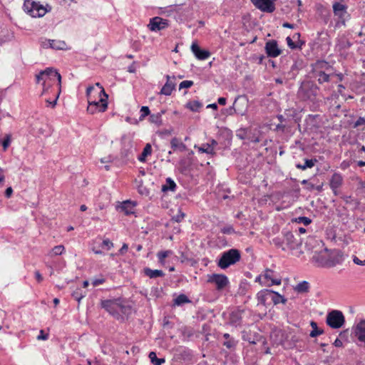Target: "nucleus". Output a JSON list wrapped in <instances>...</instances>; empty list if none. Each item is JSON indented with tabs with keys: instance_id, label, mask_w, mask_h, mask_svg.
<instances>
[{
	"instance_id": "58836bf2",
	"label": "nucleus",
	"mask_w": 365,
	"mask_h": 365,
	"mask_svg": "<svg viewBox=\"0 0 365 365\" xmlns=\"http://www.w3.org/2000/svg\"><path fill=\"white\" fill-rule=\"evenodd\" d=\"M317 78V81L319 83H323L329 81V76L325 73L324 71H319L318 72H315Z\"/></svg>"
},
{
	"instance_id": "69168bd1",
	"label": "nucleus",
	"mask_w": 365,
	"mask_h": 365,
	"mask_svg": "<svg viewBox=\"0 0 365 365\" xmlns=\"http://www.w3.org/2000/svg\"><path fill=\"white\" fill-rule=\"evenodd\" d=\"M217 102L220 105L225 106L227 102V99L224 97H220L217 99Z\"/></svg>"
},
{
	"instance_id": "e433bc0d",
	"label": "nucleus",
	"mask_w": 365,
	"mask_h": 365,
	"mask_svg": "<svg viewBox=\"0 0 365 365\" xmlns=\"http://www.w3.org/2000/svg\"><path fill=\"white\" fill-rule=\"evenodd\" d=\"M202 107V103L198 101H189L186 104V108L192 111L197 112Z\"/></svg>"
},
{
	"instance_id": "c756f323",
	"label": "nucleus",
	"mask_w": 365,
	"mask_h": 365,
	"mask_svg": "<svg viewBox=\"0 0 365 365\" xmlns=\"http://www.w3.org/2000/svg\"><path fill=\"white\" fill-rule=\"evenodd\" d=\"M165 113L164 110L161 112L150 115L149 120L158 126L162 125V115Z\"/></svg>"
},
{
	"instance_id": "ddd939ff",
	"label": "nucleus",
	"mask_w": 365,
	"mask_h": 365,
	"mask_svg": "<svg viewBox=\"0 0 365 365\" xmlns=\"http://www.w3.org/2000/svg\"><path fill=\"white\" fill-rule=\"evenodd\" d=\"M265 51L269 57L276 58L279 56L282 51L279 48L277 41L269 40L265 43Z\"/></svg>"
},
{
	"instance_id": "0e129e2a",
	"label": "nucleus",
	"mask_w": 365,
	"mask_h": 365,
	"mask_svg": "<svg viewBox=\"0 0 365 365\" xmlns=\"http://www.w3.org/2000/svg\"><path fill=\"white\" fill-rule=\"evenodd\" d=\"M12 193H13V189L11 188V187H7L5 191V196L7 198H9L11 196Z\"/></svg>"
},
{
	"instance_id": "13d9d810",
	"label": "nucleus",
	"mask_w": 365,
	"mask_h": 365,
	"mask_svg": "<svg viewBox=\"0 0 365 365\" xmlns=\"http://www.w3.org/2000/svg\"><path fill=\"white\" fill-rule=\"evenodd\" d=\"M48 338V334H45L43 330H41L39 334L37 336L36 339L38 340H46Z\"/></svg>"
},
{
	"instance_id": "6ab92c4d",
	"label": "nucleus",
	"mask_w": 365,
	"mask_h": 365,
	"mask_svg": "<svg viewBox=\"0 0 365 365\" xmlns=\"http://www.w3.org/2000/svg\"><path fill=\"white\" fill-rule=\"evenodd\" d=\"M192 355V351L187 347L179 346L175 349V356L179 359L187 361L191 359Z\"/></svg>"
},
{
	"instance_id": "4d7b16f0",
	"label": "nucleus",
	"mask_w": 365,
	"mask_h": 365,
	"mask_svg": "<svg viewBox=\"0 0 365 365\" xmlns=\"http://www.w3.org/2000/svg\"><path fill=\"white\" fill-rule=\"evenodd\" d=\"M362 125H365V118L363 117H359L354 123V128H357Z\"/></svg>"
},
{
	"instance_id": "cd10ccee",
	"label": "nucleus",
	"mask_w": 365,
	"mask_h": 365,
	"mask_svg": "<svg viewBox=\"0 0 365 365\" xmlns=\"http://www.w3.org/2000/svg\"><path fill=\"white\" fill-rule=\"evenodd\" d=\"M49 48L56 50H63L66 47V43L61 40H49Z\"/></svg>"
},
{
	"instance_id": "338daca9",
	"label": "nucleus",
	"mask_w": 365,
	"mask_h": 365,
	"mask_svg": "<svg viewBox=\"0 0 365 365\" xmlns=\"http://www.w3.org/2000/svg\"><path fill=\"white\" fill-rule=\"evenodd\" d=\"M334 345L336 347H341L342 345H343V343H342V341L340 339H336L334 342Z\"/></svg>"
},
{
	"instance_id": "2eb2a0df",
	"label": "nucleus",
	"mask_w": 365,
	"mask_h": 365,
	"mask_svg": "<svg viewBox=\"0 0 365 365\" xmlns=\"http://www.w3.org/2000/svg\"><path fill=\"white\" fill-rule=\"evenodd\" d=\"M166 83L163 86L160 93L165 96H170L171 95L173 91L175 88V77L170 76L169 75L166 76Z\"/></svg>"
},
{
	"instance_id": "c03bdc74",
	"label": "nucleus",
	"mask_w": 365,
	"mask_h": 365,
	"mask_svg": "<svg viewBox=\"0 0 365 365\" xmlns=\"http://www.w3.org/2000/svg\"><path fill=\"white\" fill-rule=\"evenodd\" d=\"M247 102L245 97L240 96V99L237 101V103L236 104V108H245L247 110Z\"/></svg>"
},
{
	"instance_id": "412c9836",
	"label": "nucleus",
	"mask_w": 365,
	"mask_h": 365,
	"mask_svg": "<svg viewBox=\"0 0 365 365\" xmlns=\"http://www.w3.org/2000/svg\"><path fill=\"white\" fill-rule=\"evenodd\" d=\"M354 334L359 341L365 342V320H361L358 323Z\"/></svg>"
},
{
	"instance_id": "f704fd0d",
	"label": "nucleus",
	"mask_w": 365,
	"mask_h": 365,
	"mask_svg": "<svg viewBox=\"0 0 365 365\" xmlns=\"http://www.w3.org/2000/svg\"><path fill=\"white\" fill-rule=\"evenodd\" d=\"M198 151L202 153H205L212 155L215 154L213 146L212 145H210V143L202 144V146L198 148Z\"/></svg>"
},
{
	"instance_id": "b1692460",
	"label": "nucleus",
	"mask_w": 365,
	"mask_h": 365,
	"mask_svg": "<svg viewBox=\"0 0 365 365\" xmlns=\"http://www.w3.org/2000/svg\"><path fill=\"white\" fill-rule=\"evenodd\" d=\"M136 203L130 200L124 201L120 207L121 211L124 212L126 215L134 213V207Z\"/></svg>"
},
{
	"instance_id": "8fccbe9b",
	"label": "nucleus",
	"mask_w": 365,
	"mask_h": 365,
	"mask_svg": "<svg viewBox=\"0 0 365 365\" xmlns=\"http://www.w3.org/2000/svg\"><path fill=\"white\" fill-rule=\"evenodd\" d=\"M273 242L277 247H281L283 250H287L286 247L284 246L285 243L283 242V239L282 240L279 237H276L273 239Z\"/></svg>"
},
{
	"instance_id": "09e8293b",
	"label": "nucleus",
	"mask_w": 365,
	"mask_h": 365,
	"mask_svg": "<svg viewBox=\"0 0 365 365\" xmlns=\"http://www.w3.org/2000/svg\"><path fill=\"white\" fill-rule=\"evenodd\" d=\"M113 247V243L109 239L103 240L101 247L110 250Z\"/></svg>"
},
{
	"instance_id": "603ef678",
	"label": "nucleus",
	"mask_w": 365,
	"mask_h": 365,
	"mask_svg": "<svg viewBox=\"0 0 365 365\" xmlns=\"http://www.w3.org/2000/svg\"><path fill=\"white\" fill-rule=\"evenodd\" d=\"M193 81H182L180 85H179V89H182V88H190L192 85H193Z\"/></svg>"
},
{
	"instance_id": "9d476101",
	"label": "nucleus",
	"mask_w": 365,
	"mask_h": 365,
	"mask_svg": "<svg viewBox=\"0 0 365 365\" xmlns=\"http://www.w3.org/2000/svg\"><path fill=\"white\" fill-rule=\"evenodd\" d=\"M207 282L214 283L217 290H222L229 284L227 277L222 274H212L208 276Z\"/></svg>"
},
{
	"instance_id": "423d86ee",
	"label": "nucleus",
	"mask_w": 365,
	"mask_h": 365,
	"mask_svg": "<svg viewBox=\"0 0 365 365\" xmlns=\"http://www.w3.org/2000/svg\"><path fill=\"white\" fill-rule=\"evenodd\" d=\"M240 259V252L237 249H230L222 253L217 264L220 269H225L230 266L236 264Z\"/></svg>"
},
{
	"instance_id": "e2e57ef3",
	"label": "nucleus",
	"mask_w": 365,
	"mask_h": 365,
	"mask_svg": "<svg viewBox=\"0 0 365 365\" xmlns=\"http://www.w3.org/2000/svg\"><path fill=\"white\" fill-rule=\"evenodd\" d=\"M264 276L263 273L257 276L255 279L256 282H259L262 286H263Z\"/></svg>"
},
{
	"instance_id": "de8ad7c7",
	"label": "nucleus",
	"mask_w": 365,
	"mask_h": 365,
	"mask_svg": "<svg viewBox=\"0 0 365 365\" xmlns=\"http://www.w3.org/2000/svg\"><path fill=\"white\" fill-rule=\"evenodd\" d=\"M170 254H172V251L170 250H166V251H161L158 253V258L160 262H162L165 258L168 257Z\"/></svg>"
},
{
	"instance_id": "f03ea898",
	"label": "nucleus",
	"mask_w": 365,
	"mask_h": 365,
	"mask_svg": "<svg viewBox=\"0 0 365 365\" xmlns=\"http://www.w3.org/2000/svg\"><path fill=\"white\" fill-rule=\"evenodd\" d=\"M344 261V257L341 251L339 250H329L324 248L314 252L312 257V262L318 267L331 268L341 264Z\"/></svg>"
},
{
	"instance_id": "a19ab883",
	"label": "nucleus",
	"mask_w": 365,
	"mask_h": 365,
	"mask_svg": "<svg viewBox=\"0 0 365 365\" xmlns=\"http://www.w3.org/2000/svg\"><path fill=\"white\" fill-rule=\"evenodd\" d=\"M329 68V63L324 61H318L316 62L314 69L315 72L324 71Z\"/></svg>"
},
{
	"instance_id": "864d4df0",
	"label": "nucleus",
	"mask_w": 365,
	"mask_h": 365,
	"mask_svg": "<svg viewBox=\"0 0 365 365\" xmlns=\"http://www.w3.org/2000/svg\"><path fill=\"white\" fill-rule=\"evenodd\" d=\"M221 232L226 235H232L235 233V230L232 226L228 225L221 229Z\"/></svg>"
},
{
	"instance_id": "7c9ffc66",
	"label": "nucleus",
	"mask_w": 365,
	"mask_h": 365,
	"mask_svg": "<svg viewBox=\"0 0 365 365\" xmlns=\"http://www.w3.org/2000/svg\"><path fill=\"white\" fill-rule=\"evenodd\" d=\"M317 162V159H305L304 163L303 165L299 163L297 164L296 168L299 170H304L307 168H312V167H314Z\"/></svg>"
},
{
	"instance_id": "2f4dec72",
	"label": "nucleus",
	"mask_w": 365,
	"mask_h": 365,
	"mask_svg": "<svg viewBox=\"0 0 365 365\" xmlns=\"http://www.w3.org/2000/svg\"><path fill=\"white\" fill-rule=\"evenodd\" d=\"M190 299L184 294H179L176 298L173 300V304L175 306H182L185 304L190 303Z\"/></svg>"
},
{
	"instance_id": "aec40b11",
	"label": "nucleus",
	"mask_w": 365,
	"mask_h": 365,
	"mask_svg": "<svg viewBox=\"0 0 365 365\" xmlns=\"http://www.w3.org/2000/svg\"><path fill=\"white\" fill-rule=\"evenodd\" d=\"M307 128L313 130L319 127V115H309L305 119Z\"/></svg>"
},
{
	"instance_id": "c9c22d12",
	"label": "nucleus",
	"mask_w": 365,
	"mask_h": 365,
	"mask_svg": "<svg viewBox=\"0 0 365 365\" xmlns=\"http://www.w3.org/2000/svg\"><path fill=\"white\" fill-rule=\"evenodd\" d=\"M149 359L153 365H162L165 361L163 358H158L156 354L153 351L150 352Z\"/></svg>"
},
{
	"instance_id": "a878e982",
	"label": "nucleus",
	"mask_w": 365,
	"mask_h": 365,
	"mask_svg": "<svg viewBox=\"0 0 365 365\" xmlns=\"http://www.w3.org/2000/svg\"><path fill=\"white\" fill-rule=\"evenodd\" d=\"M144 273L146 276L151 279L161 277L164 276V272L160 269H151L150 268H145Z\"/></svg>"
},
{
	"instance_id": "37998d69",
	"label": "nucleus",
	"mask_w": 365,
	"mask_h": 365,
	"mask_svg": "<svg viewBox=\"0 0 365 365\" xmlns=\"http://www.w3.org/2000/svg\"><path fill=\"white\" fill-rule=\"evenodd\" d=\"M11 141V135H9V134L6 135L4 138L3 140H1V143L2 145L3 149L4 151L6 150L7 148H9V146L10 145Z\"/></svg>"
},
{
	"instance_id": "a211bd4d",
	"label": "nucleus",
	"mask_w": 365,
	"mask_h": 365,
	"mask_svg": "<svg viewBox=\"0 0 365 365\" xmlns=\"http://www.w3.org/2000/svg\"><path fill=\"white\" fill-rule=\"evenodd\" d=\"M191 51L199 60H205L210 56V53L208 51L201 49L197 43L195 42L192 43Z\"/></svg>"
},
{
	"instance_id": "052dcab7",
	"label": "nucleus",
	"mask_w": 365,
	"mask_h": 365,
	"mask_svg": "<svg viewBox=\"0 0 365 365\" xmlns=\"http://www.w3.org/2000/svg\"><path fill=\"white\" fill-rule=\"evenodd\" d=\"M128 246L127 244L124 243L121 248L119 250V252L120 255H123L125 254L127 251H128Z\"/></svg>"
},
{
	"instance_id": "f8f14e48",
	"label": "nucleus",
	"mask_w": 365,
	"mask_h": 365,
	"mask_svg": "<svg viewBox=\"0 0 365 365\" xmlns=\"http://www.w3.org/2000/svg\"><path fill=\"white\" fill-rule=\"evenodd\" d=\"M168 25V20L159 16H155L150 19L148 26L152 31H158L167 28Z\"/></svg>"
},
{
	"instance_id": "680f3d73",
	"label": "nucleus",
	"mask_w": 365,
	"mask_h": 365,
	"mask_svg": "<svg viewBox=\"0 0 365 365\" xmlns=\"http://www.w3.org/2000/svg\"><path fill=\"white\" fill-rule=\"evenodd\" d=\"M35 277L38 283L41 282L43 279V278L42 275L41 274V273L39 272V271L35 272Z\"/></svg>"
},
{
	"instance_id": "5fc2aeb1",
	"label": "nucleus",
	"mask_w": 365,
	"mask_h": 365,
	"mask_svg": "<svg viewBox=\"0 0 365 365\" xmlns=\"http://www.w3.org/2000/svg\"><path fill=\"white\" fill-rule=\"evenodd\" d=\"M105 282H106V279L104 277H101V278H96V279H93L92 284L94 287H97L100 284H103Z\"/></svg>"
},
{
	"instance_id": "a18cd8bd",
	"label": "nucleus",
	"mask_w": 365,
	"mask_h": 365,
	"mask_svg": "<svg viewBox=\"0 0 365 365\" xmlns=\"http://www.w3.org/2000/svg\"><path fill=\"white\" fill-rule=\"evenodd\" d=\"M65 248L63 245L55 246L51 251V254L53 255H61L64 252Z\"/></svg>"
},
{
	"instance_id": "79ce46f5",
	"label": "nucleus",
	"mask_w": 365,
	"mask_h": 365,
	"mask_svg": "<svg viewBox=\"0 0 365 365\" xmlns=\"http://www.w3.org/2000/svg\"><path fill=\"white\" fill-rule=\"evenodd\" d=\"M351 43L345 39L343 38L339 41V43L337 44V46L339 48V49H347L349 48L351 46Z\"/></svg>"
},
{
	"instance_id": "c85d7f7f",
	"label": "nucleus",
	"mask_w": 365,
	"mask_h": 365,
	"mask_svg": "<svg viewBox=\"0 0 365 365\" xmlns=\"http://www.w3.org/2000/svg\"><path fill=\"white\" fill-rule=\"evenodd\" d=\"M177 185L176 183L170 178H168L165 184L162 186L163 192L175 191Z\"/></svg>"
},
{
	"instance_id": "5701e85b",
	"label": "nucleus",
	"mask_w": 365,
	"mask_h": 365,
	"mask_svg": "<svg viewBox=\"0 0 365 365\" xmlns=\"http://www.w3.org/2000/svg\"><path fill=\"white\" fill-rule=\"evenodd\" d=\"M171 148L175 151L185 152L187 150L186 145L178 138H173L170 140Z\"/></svg>"
},
{
	"instance_id": "dca6fc26",
	"label": "nucleus",
	"mask_w": 365,
	"mask_h": 365,
	"mask_svg": "<svg viewBox=\"0 0 365 365\" xmlns=\"http://www.w3.org/2000/svg\"><path fill=\"white\" fill-rule=\"evenodd\" d=\"M342 183V175L338 173H334L330 179L329 186L335 195H337V190L341 186Z\"/></svg>"
},
{
	"instance_id": "ea45409f",
	"label": "nucleus",
	"mask_w": 365,
	"mask_h": 365,
	"mask_svg": "<svg viewBox=\"0 0 365 365\" xmlns=\"http://www.w3.org/2000/svg\"><path fill=\"white\" fill-rule=\"evenodd\" d=\"M86 293V292H83L81 289L77 288L72 292V297L80 303L81 300L85 297Z\"/></svg>"
},
{
	"instance_id": "39448f33",
	"label": "nucleus",
	"mask_w": 365,
	"mask_h": 365,
	"mask_svg": "<svg viewBox=\"0 0 365 365\" xmlns=\"http://www.w3.org/2000/svg\"><path fill=\"white\" fill-rule=\"evenodd\" d=\"M258 304L267 307L271 304H278L279 303L286 304L287 299L278 292L271 289H263L257 294Z\"/></svg>"
},
{
	"instance_id": "f3484780",
	"label": "nucleus",
	"mask_w": 365,
	"mask_h": 365,
	"mask_svg": "<svg viewBox=\"0 0 365 365\" xmlns=\"http://www.w3.org/2000/svg\"><path fill=\"white\" fill-rule=\"evenodd\" d=\"M244 310L237 309L232 312L230 314L229 322L232 326L240 327L242 323V314Z\"/></svg>"
},
{
	"instance_id": "7ed1b4c3",
	"label": "nucleus",
	"mask_w": 365,
	"mask_h": 365,
	"mask_svg": "<svg viewBox=\"0 0 365 365\" xmlns=\"http://www.w3.org/2000/svg\"><path fill=\"white\" fill-rule=\"evenodd\" d=\"M101 306L118 320H124V316L131 314L132 308L120 298L101 300Z\"/></svg>"
},
{
	"instance_id": "4468645a",
	"label": "nucleus",
	"mask_w": 365,
	"mask_h": 365,
	"mask_svg": "<svg viewBox=\"0 0 365 365\" xmlns=\"http://www.w3.org/2000/svg\"><path fill=\"white\" fill-rule=\"evenodd\" d=\"M283 242L285 243L286 248L289 250H294L297 248L299 245L291 232H285L283 233Z\"/></svg>"
},
{
	"instance_id": "bf43d9fd",
	"label": "nucleus",
	"mask_w": 365,
	"mask_h": 365,
	"mask_svg": "<svg viewBox=\"0 0 365 365\" xmlns=\"http://www.w3.org/2000/svg\"><path fill=\"white\" fill-rule=\"evenodd\" d=\"M353 262L357 264V265H361V266H363V265H365V259L364 260H361L359 259L357 257L354 256V259H353Z\"/></svg>"
},
{
	"instance_id": "4c0bfd02",
	"label": "nucleus",
	"mask_w": 365,
	"mask_h": 365,
	"mask_svg": "<svg viewBox=\"0 0 365 365\" xmlns=\"http://www.w3.org/2000/svg\"><path fill=\"white\" fill-rule=\"evenodd\" d=\"M238 344V341L235 338L229 339L223 342V345L226 346L230 351H235Z\"/></svg>"
},
{
	"instance_id": "6e6552de",
	"label": "nucleus",
	"mask_w": 365,
	"mask_h": 365,
	"mask_svg": "<svg viewBox=\"0 0 365 365\" xmlns=\"http://www.w3.org/2000/svg\"><path fill=\"white\" fill-rule=\"evenodd\" d=\"M326 323L332 329H339L344 324L345 318L341 311L332 310L327 314Z\"/></svg>"
},
{
	"instance_id": "3c124183",
	"label": "nucleus",
	"mask_w": 365,
	"mask_h": 365,
	"mask_svg": "<svg viewBox=\"0 0 365 365\" xmlns=\"http://www.w3.org/2000/svg\"><path fill=\"white\" fill-rule=\"evenodd\" d=\"M296 222L302 223L304 225H309L312 222V220L307 217H299L296 218Z\"/></svg>"
},
{
	"instance_id": "393cba45",
	"label": "nucleus",
	"mask_w": 365,
	"mask_h": 365,
	"mask_svg": "<svg viewBox=\"0 0 365 365\" xmlns=\"http://www.w3.org/2000/svg\"><path fill=\"white\" fill-rule=\"evenodd\" d=\"M333 11L336 16L341 17L346 11V6L339 2H334L333 4Z\"/></svg>"
},
{
	"instance_id": "0eeeda50",
	"label": "nucleus",
	"mask_w": 365,
	"mask_h": 365,
	"mask_svg": "<svg viewBox=\"0 0 365 365\" xmlns=\"http://www.w3.org/2000/svg\"><path fill=\"white\" fill-rule=\"evenodd\" d=\"M23 9L26 13L34 18L42 17L47 12L46 9L42 5L31 0H25Z\"/></svg>"
},
{
	"instance_id": "f257e3e1",
	"label": "nucleus",
	"mask_w": 365,
	"mask_h": 365,
	"mask_svg": "<svg viewBox=\"0 0 365 365\" xmlns=\"http://www.w3.org/2000/svg\"><path fill=\"white\" fill-rule=\"evenodd\" d=\"M86 97L88 103L87 111L89 113H102L108 108V96L99 83L87 88Z\"/></svg>"
},
{
	"instance_id": "bb28decb",
	"label": "nucleus",
	"mask_w": 365,
	"mask_h": 365,
	"mask_svg": "<svg viewBox=\"0 0 365 365\" xmlns=\"http://www.w3.org/2000/svg\"><path fill=\"white\" fill-rule=\"evenodd\" d=\"M152 154V146L147 143L143 148L142 153L138 157V160L141 163L146 161V158Z\"/></svg>"
},
{
	"instance_id": "774afa93",
	"label": "nucleus",
	"mask_w": 365,
	"mask_h": 365,
	"mask_svg": "<svg viewBox=\"0 0 365 365\" xmlns=\"http://www.w3.org/2000/svg\"><path fill=\"white\" fill-rule=\"evenodd\" d=\"M50 39H45L44 41H43L41 42V46L42 47L45 48H49V43H48Z\"/></svg>"
},
{
	"instance_id": "20e7f679",
	"label": "nucleus",
	"mask_w": 365,
	"mask_h": 365,
	"mask_svg": "<svg viewBox=\"0 0 365 365\" xmlns=\"http://www.w3.org/2000/svg\"><path fill=\"white\" fill-rule=\"evenodd\" d=\"M55 79L58 81V92L53 101L46 100L48 106H51L52 108H53L56 105L57 100L60 94L61 86V76L56 69L53 68H47L44 71H41L36 76V80L38 83H39L41 80L43 81V94H45L48 90V88L46 87V82L47 81H54Z\"/></svg>"
},
{
	"instance_id": "473e14b6",
	"label": "nucleus",
	"mask_w": 365,
	"mask_h": 365,
	"mask_svg": "<svg viewBox=\"0 0 365 365\" xmlns=\"http://www.w3.org/2000/svg\"><path fill=\"white\" fill-rule=\"evenodd\" d=\"M310 326L312 328L309 336L312 338L317 337L324 333V330L322 329H319L317 322L312 321L310 322Z\"/></svg>"
},
{
	"instance_id": "72a5a7b5",
	"label": "nucleus",
	"mask_w": 365,
	"mask_h": 365,
	"mask_svg": "<svg viewBox=\"0 0 365 365\" xmlns=\"http://www.w3.org/2000/svg\"><path fill=\"white\" fill-rule=\"evenodd\" d=\"M298 293H307L309 290V283L307 281L299 282L294 288Z\"/></svg>"
},
{
	"instance_id": "1a4fd4ad",
	"label": "nucleus",
	"mask_w": 365,
	"mask_h": 365,
	"mask_svg": "<svg viewBox=\"0 0 365 365\" xmlns=\"http://www.w3.org/2000/svg\"><path fill=\"white\" fill-rule=\"evenodd\" d=\"M263 286L271 287L273 285H279L282 283V279L279 274L272 269H266L263 272Z\"/></svg>"
},
{
	"instance_id": "4be33fe9",
	"label": "nucleus",
	"mask_w": 365,
	"mask_h": 365,
	"mask_svg": "<svg viewBox=\"0 0 365 365\" xmlns=\"http://www.w3.org/2000/svg\"><path fill=\"white\" fill-rule=\"evenodd\" d=\"M240 99V96H239L235 98L233 105L226 108V113L227 115H232L234 114H238L240 115H243L245 114L246 110L245 108H236V104Z\"/></svg>"
},
{
	"instance_id": "9b49d317",
	"label": "nucleus",
	"mask_w": 365,
	"mask_h": 365,
	"mask_svg": "<svg viewBox=\"0 0 365 365\" xmlns=\"http://www.w3.org/2000/svg\"><path fill=\"white\" fill-rule=\"evenodd\" d=\"M276 0H251L256 8L263 12L272 13L275 10Z\"/></svg>"
},
{
	"instance_id": "6e6d98bb",
	"label": "nucleus",
	"mask_w": 365,
	"mask_h": 365,
	"mask_svg": "<svg viewBox=\"0 0 365 365\" xmlns=\"http://www.w3.org/2000/svg\"><path fill=\"white\" fill-rule=\"evenodd\" d=\"M286 40L287 45L290 48L294 49L299 47L289 36L287 37Z\"/></svg>"
},
{
	"instance_id": "49530a36",
	"label": "nucleus",
	"mask_w": 365,
	"mask_h": 365,
	"mask_svg": "<svg viewBox=\"0 0 365 365\" xmlns=\"http://www.w3.org/2000/svg\"><path fill=\"white\" fill-rule=\"evenodd\" d=\"M150 109L148 106H142L140 108V120H142L146 116L150 115Z\"/></svg>"
}]
</instances>
